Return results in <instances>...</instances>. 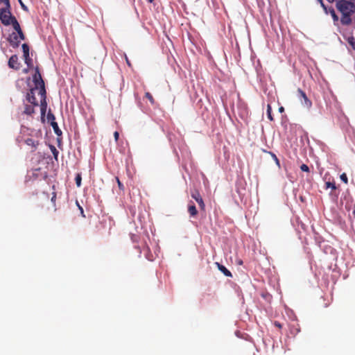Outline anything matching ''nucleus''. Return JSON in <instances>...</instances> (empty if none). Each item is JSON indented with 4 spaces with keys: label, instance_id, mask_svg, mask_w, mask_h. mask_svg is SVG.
Listing matches in <instances>:
<instances>
[{
    "label": "nucleus",
    "instance_id": "obj_34",
    "mask_svg": "<svg viewBox=\"0 0 355 355\" xmlns=\"http://www.w3.org/2000/svg\"><path fill=\"white\" fill-rule=\"evenodd\" d=\"M76 203H77V205H78V206L79 207L80 211H81L82 214H83V207L79 205L78 202H76Z\"/></svg>",
    "mask_w": 355,
    "mask_h": 355
},
{
    "label": "nucleus",
    "instance_id": "obj_28",
    "mask_svg": "<svg viewBox=\"0 0 355 355\" xmlns=\"http://www.w3.org/2000/svg\"><path fill=\"white\" fill-rule=\"evenodd\" d=\"M300 169L302 171H304V172H309V166L305 164H303L301 165L300 166Z\"/></svg>",
    "mask_w": 355,
    "mask_h": 355
},
{
    "label": "nucleus",
    "instance_id": "obj_35",
    "mask_svg": "<svg viewBox=\"0 0 355 355\" xmlns=\"http://www.w3.org/2000/svg\"><path fill=\"white\" fill-rule=\"evenodd\" d=\"M279 112H284V108L283 107H280L279 108Z\"/></svg>",
    "mask_w": 355,
    "mask_h": 355
},
{
    "label": "nucleus",
    "instance_id": "obj_20",
    "mask_svg": "<svg viewBox=\"0 0 355 355\" xmlns=\"http://www.w3.org/2000/svg\"><path fill=\"white\" fill-rule=\"evenodd\" d=\"M76 186L80 187L81 186L82 177L80 173H78L75 178Z\"/></svg>",
    "mask_w": 355,
    "mask_h": 355
},
{
    "label": "nucleus",
    "instance_id": "obj_17",
    "mask_svg": "<svg viewBox=\"0 0 355 355\" xmlns=\"http://www.w3.org/2000/svg\"><path fill=\"white\" fill-rule=\"evenodd\" d=\"M23 53H24V57H28L29 55V46L27 44L24 43L21 46Z\"/></svg>",
    "mask_w": 355,
    "mask_h": 355
},
{
    "label": "nucleus",
    "instance_id": "obj_29",
    "mask_svg": "<svg viewBox=\"0 0 355 355\" xmlns=\"http://www.w3.org/2000/svg\"><path fill=\"white\" fill-rule=\"evenodd\" d=\"M318 2H320L321 6L323 8L324 10L325 11L326 13H327V8L326 7V6L324 4L322 0H318Z\"/></svg>",
    "mask_w": 355,
    "mask_h": 355
},
{
    "label": "nucleus",
    "instance_id": "obj_4",
    "mask_svg": "<svg viewBox=\"0 0 355 355\" xmlns=\"http://www.w3.org/2000/svg\"><path fill=\"white\" fill-rule=\"evenodd\" d=\"M6 1L7 5L0 9V20L3 25L9 26L11 24L12 19L15 17L12 15L10 12V3H8V0H6Z\"/></svg>",
    "mask_w": 355,
    "mask_h": 355
},
{
    "label": "nucleus",
    "instance_id": "obj_16",
    "mask_svg": "<svg viewBox=\"0 0 355 355\" xmlns=\"http://www.w3.org/2000/svg\"><path fill=\"white\" fill-rule=\"evenodd\" d=\"M51 125L52 126V128L54 130V132L57 136L62 135V130L59 128L58 125L56 122L51 123Z\"/></svg>",
    "mask_w": 355,
    "mask_h": 355
},
{
    "label": "nucleus",
    "instance_id": "obj_2",
    "mask_svg": "<svg viewBox=\"0 0 355 355\" xmlns=\"http://www.w3.org/2000/svg\"><path fill=\"white\" fill-rule=\"evenodd\" d=\"M336 8L342 14L340 23L344 26H349L352 24V15L355 12V5L354 3L347 0H339L336 4Z\"/></svg>",
    "mask_w": 355,
    "mask_h": 355
},
{
    "label": "nucleus",
    "instance_id": "obj_1",
    "mask_svg": "<svg viewBox=\"0 0 355 355\" xmlns=\"http://www.w3.org/2000/svg\"><path fill=\"white\" fill-rule=\"evenodd\" d=\"M33 82L35 87L33 88H37L39 89V98L40 100V111H41V117L43 119L46 112L47 103H46V89L44 82L42 78V76L40 73L38 67L35 69V73L33 76Z\"/></svg>",
    "mask_w": 355,
    "mask_h": 355
},
{
    "label": "nucleus",
    "instance_id": "obj_32",
    "mask_svg": "<svg viewBox=\"0 0 355 355\" xmlns=\"http://www.w3.org/2000/svg\"><path fill=\"white\" fill-rule=\"evenodd\" d=\"M19 1L20 3V5H21L22 9L24 10H28L27 7L22 3V1L21 0H19Z\"/></svg>",
    "mask_w": 355,
    "mask_h": 355
},
{
    "label": "nucleus",
    "instance_id": "obj_23",
    "mask_svg": "<svg viewBox=\"0 0 355 355\" xmlns=\"http://www.w3.org/2000/svg\"><path fill=\"white\" fill-rule=\"evenodd\" d=\"M51 152H52L55 159H58V151L57 150L55 147L53 146H51Z\"/></svg>",
    "mask_w": 355,
    "mask_h": 355
},
{
    "label": "nucleus",
    "instance_id": "obj_26",
    "mask_svg": "<svg viewBox=\"0 0 355 355\" xmlns=\"http://www.w3.org/2000/svg\"><path fill=\"white\" fill-rule=\"evenodd\" d=\"M340 180L343 182H344L345 184H347L348 178H347L346 173H343V174L340 175Z\"/></svg>",
    "mask_w": 355,
    "mask_h": 355
},
{
    "label": "nucleus",
    "instance_id": "obj_39",
    "mask_svg": "<svg viewBox=\"0 0 355 355\" xmlns=\"http://www.w3.org/2000/svg\"><path fill=\"white\" fill-rule=\"evenodd\" d=\"M329 3H333L335 0H327Z\"/></svg>",
    "mask_w": 355,
    "mask_h": 355
},
{
    "label": "nucleus",
    "instance_id": "obj_6",
    "mask_svg": "<svg viewBox=\"0 0 355 355\" xmlns=\"http://www.w3.org/2000/svg\"><path fill=\"white\" fill-rule=\"evenodd\" d=\"M298 98H300L302 105L308 110L312 107L311 101L307 97L306 94L301 89H297Z\"/></svg>",
    "mask_w": 355,
    "mask_h": 355
},
{
    "label": "nucleus",
    "instance_id": "obj_31",
    "mask_svg": "<svg viewBox=\"0 0 355 355\" xmlns=\"http://www.w3.org/2000/svg\"><path fill=\"white\" fill-rule=\"evenodd\" d=\"M114 139H115L116 141H117L119 140V133L117 131H115L114 132Z\"/></svg>",
    "mask_w": 355,
    "mask_h": 355
},
{
    "label": "nucleus",
    "instance_id": "obj_18",
    "mask_svg": "<svg viewBox=\"0 0 355 355\" xmlns=\"http://www.w3.org/2000/svg\"><path fill=\"white\" fill-rule=\"evenodd\" d=\"M47 120L49 122H51V123H53V122H55V117L54 116V114L49 110L48 114H47Z\"/></svg>",
    "mask_w": 355,
    "mask_h": 355
},
{
    "label": "nucleus",
    "instance_id": "obj_15",
    "mask_svg": "<svg viewBox=\"0 0 355 355\" xmlns=\"http://www.w3.org/2000/svg\"><path fill=\"white\" fill-rule=\"evenodd\" d=\"M300 331V328L298 324L290 326V333L293 336H295Z\"/></svg>",
    "mask_w": 355,
    "mask_h": 355
},
{
    "label": "nucleus",
    "instance_id": "obj_5",
    "mask_svg": "<svg viewBox=\"0 0 355 355\" xmlns=\"http://www.w3.org/2000/svg\"><path fill=\"white\" fill-rule=\"evenodd\" d=\"M36 94L39 96V89L37 88H31L26 94V100L28 103L33 104L35 106H40V100L38 101L36 98Z\"/></svg>",
    "mask_w": 355,
    "mask_h": 355
},
{
    "label": "nucleus",
    "instance_id": "obj_19",
    "mask_svg": "<svg viewBox=\"0 0 355 355\" xmlns=\"http://www.w3.org/2000/svg\"><path fill=\"white\" fill-rule=\"evenodd\" d=\"M267 115H268V118L269 119V120L272 121L273 117L272 116V107H271L270 105H269V104L267 105Z\"/></svg>",
    "mask_w": 355,
    "mask_h": 355
},
{
    "label": "nucleus",
    "instance_id": "obj_7",
    "mask_svg": "<svg viewBox=\"0 0 355 355\" xmlns=\"http://www.w3.org/2000/svg\"><path fill=\"white\" fill-rule=\"evenodd\" d=\"M191 196L193 199H194L196 202L198 204L200 211H205V204L204 200L198 190H193L191 191Z\"/></svg>",
    "mask_w": 355,
    "mask_h": 355
},
{
    "label": "nucleus",
    "instance_id": "obj_37",
    "mask_svg": "<svg viewBox=\"0 0 355 355\" xmlns=\"http://www.w3.org/2000/svg\"><path fill=\"white\" fill-rule=\"evenodd\" d=\"M55 198H56V196H55V194H54L53 196L51 198V200L52 201L54 200L55 199Z\"/></svg>",
    "mask_w": 355,
    "mask_h": 355
},
{
    "label": "nucleus",
    "instance_id": "obj_10",
    "mask_svg": "<svg viewBox=\"0 0 355 355\" xmlns=\"http://www.w3.org/2000/svg\"><path fill=\"white\" fill-rule=\"evenodd\" d=\"M15 31V33H18L19 34V37L21 40H25V35L20 27V25L19 22L17 21V19L15 17H13L11 24Z\"/></svg>",
    "mask_w": 355,
    "mask_h": 355
},
{
    "label": "nucleus",
    "instance_id": "obj_13",
    "mask_svg": "<svg viewBox=\"0 0 355 355\" xmlns=\"http://www.w3.org/2000/svg\"><path fill=\"white\" fill-rule=\"evenodd\" d=\"M216 264L217 265L218 270L222 272L224 275L228 277H232V272L228 269H227L225 266L220 264L218 262H216Z\"/></svg>",
    "mask_w": 355,
    "mask_h": 355
},
{
    "label": "nucleus",
    "instance_id": "obj_14",
    "mask_svg": "<svg viewBox=\"0 0 355 355\" xmlns=\"http://www.w3.org/2000/svg\"><path fill=\"white\" fill-rule=\"evenodd\" d=\"M329 13L331 16L333 18L334 20V24L336 26H338L339 25V18L338 16L336 15L334 9L333 8H331L329 9V11H327V13Z\"/></svg>",
    "mask_w": 355,
    "mask_h": 355
},
{
    "label": "nucleus",
    "instance_id": "obj_3",
    "mask_svg": "<svg viewBox=\"0 0 355 355\" xmlns=\"http://www.w3.org/2000/svg\"><path fill=\"white\" fill-rule=\"evenodd\" d=\"M31 137H28L24 139V143L31 147V152H35L38 146L40 144V141L42 139V134L41 130H32L30 134Z\"/></svg>",
    "mask_w": 355,
    "mask_h": 355
},
{
    "label": "nucleus",
    "instance_id": "obj_21",
    "mask_svg": "<svg viewBox=\"0 0 355 355\" xmlns=\"http://www.w3.org/2000/svg\"><path fill=\"white\" fill-rule=\"evenodd\" d=\"M145 96H146V98H148L149 100V101L150 102V103L152 105L155 104V99H154V98L153 97L152 94L150 92H146Z\"/></svg>",
    "mask_w": 355,
    "mask_h": 355
},
{
    "label": "nucleus",
    "instance_id": "obj_27",
    "mask_svg": "<svg viewBox=\"0 0 355 355\" xmlns=\"http://www.w3.org/2000/svg\"><path fill=\"white\" fill-rule=\"evenodd\" d=\"M116 182H117V184H118V187H119V189L121 191H123L124 190V186L123 184L121 182L120 180L119 179V178H116Z\"/></svg>",
    "mask_w": 355,
    "mask_h": 355
},
{
    "label": "nucleus",
    "instance_id": "obj_24",
    "mask_svg": "<svg viewBox=\"0 0 355 355\" xmlns=\"http://www.w3.org/2000/svg\"><path fill=\"white\" fill-rule=\"evenodd\" d=\"M325 184H326V188L327 189V188H331L333 190L336 189V186L335 183H332V182H327L325 183Z\"/></svg>",
    "mask_w": 355,
    "mask_h": 355
},
{
    "label": "nucleus",
    "instance_id": "obj_30",
    "mask_svg": "<svg viewBox=\"0 0 355 355\" xmlns=\"http://www.w3.org/2000/svg\"><path fill=\"white\" fill-rule=\"evenodd\" d=\"M274 325H275L276 327L279 328V329H282V324H281L279 322H278V321H275V322H274Z\"/></svg>",
    "mask_w": 355,
    "mask_h": 355
},
{
    "label": "nucleus",
    "instance_id": "obj_36",
    "mask_svg": "<svg viewBox=\"0 0 355 355\" xmlns=\"http://www.w3.org/2000/svg\"><path fill=\"white\" fill-rule=\"evenodd\" d=\"M125 60H126L127 64H128L129 66H130V62H129V60H128V58H127L126 56H125Z\"/></svg>",
    "mask_w": 355,
    "mask_h": 355
},
{
    "label": "nucleus",
    "instance_id": "obj_38",
    "mask_svg": "<svg viewBox=\"0 0 355 355\" xmlns=\"http://www.w3.org/2000/svg\"><path fill=\"white\" fill-rule=\"evenodd\" d=\"M28 69H24V73H28Z\"/></svg>",
    "mask_w": 355,
    "mask_h": 355
},
{
    "label": "nucleus",
    "instance_id": "obj_41",
    "mask_svg": "<svg viewBox=\"0 0 355 355\" xmlns=\"http://www.w3.org/2000/svg\"><path fill=\"white\" fill-rule=\"evenodd\" d=\"M263 151L264 153H268V154H269V152H270V151H267V150H263Z\"/></svg>",
    "mask_w": 355,
    "mask_h": 355
},
{
    "label": "nucleus",
    "instance_id": "obj_40",
    "mask_svg": "<svg viewBox=\"0 0 355 355\" xmlns=\"http://www.w3.org/2000/svg\"><path fill=\"white\" fill-rule=\"evenodd\" d=\"M147 1H148V2H149V3H153V2L154 1V0H147Z\"/></svg>",
    "mask_w": 355,
    "mask_h": 355
},
{
    "label": "nucleus",
    "instance_id": "obj_11",
    "mask_svg": "<svg viewBox=\"0 0 355 355\" xmlns=\"http://www.w3.org/2000/svg\"><path fill=\"white\" fill-rule=\"evenodd\" d=\"M8 67L10 69L18 70L19 69V62L18 61V57L17 55H12L8 62Z\"/></svg>",
    "mask_w": 355,
    "mask_h": 355
},
{
    "label": "nucleus",
    "instance_id": "obj_22",
    "mask_svg": "<svg viewBox=\"0 0 355 355\" xmlns=\"http://www.w3.org/2000/svg\"><path fill=\"white\" fill-rule=\"evenodd\" d=\"M24 58L25 63L28 65V68H31L33 66L32 59L30 58L29 55H28V57H24Z\"/></svg>",
    "mask_w": 355,
    "mask_h": 355
},
{
    "label": "nucleus",
    "instance_id": "obj_33",
    "mask_svg": "<svg viewBox=\"0 0 355 355\" xmlns=\"http://www.w3.org/2000/svg\"><path fill=\"white\" fill-rule=\"evenodd\" d=\"M8 3H10V0H8ZM1 3H3L5 6H6L7 1H6V0H0V4Z\"/></svg>",
    "mask_w": 355,
    "mask_h": 355
},
{
    "label": "nucleus",
    "instance_id": "obj_25",
    "mask_svg": "<svg viewBox=\"0 0 355 355\" xmlns=\"http://www.w3.org/2000/svg\"><path fill=\"white\" fill-rule=\"evenodd\" d=\"M269 154L271 155V157H272L273 160H275V162L277 164V165L279 166V160L277 158V157L276 156V155L274 154L272 152H269Z\"/></svg>",
    "mask_w": 355,
    "mask_h": 355
},
{
    "label": "nucleus",
    "instance_id": "obj_8",
    "mask_svg": "<svg viewBox=\"0 0 355 355\" xmlns=\"http://www.w3.org/2000/svg\"><path fill=\"white\" fill-rule=\"evenodd\" d=\"M7 40L12 47L17 48L21 40L18 33L13 32L8 35Z\"/></svg>",
    "mask_w": 355,
    "mask_h": 355
},
{
    "label": "nucleus",
    "instance_id": "obj_12",
    "mask_svg": "<svg viewBox=\"0 0 355 355\" xmlns=\"http://www.w3.org/2000/svg\"><path fill=\"white\" fill-rule=\"evenodd\" d=\"M188 212L191 217H196L198 214V210L192 201L188 205Z\"/></svg>",
    "mask_w": 355,
    "mask_h": 355
},
{
    "label": "nucleus",
    "instance_id": "obj_9",
    "mask_svg": "<svg viewBox=\"0 0 355 355\" xmlns=\"http://www.w3.org/2000/svg\"><path fill=\"white\" fill-rule=\"evenodd\" d=\"M35 106L33 104L24 103L23 110L21 111V114L26 116H31L35 112Z\"/></svg>",
    "mask_w": 355,
    "mask_h": 355
}]
</instances>
